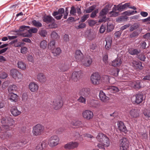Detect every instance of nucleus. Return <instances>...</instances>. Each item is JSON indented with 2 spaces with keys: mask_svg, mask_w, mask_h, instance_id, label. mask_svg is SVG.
I'll return each instance as SVG.
<instances>
[{
  "mask_svg": "<svg viewBox=\"0 0 150 150\" xmlns=\"http://www.w3.org/2000/svg\"><path fill=\"white\" fill-rule=\"evenodd\" d=\"M59 138L56 136L51 137L48 140V144L49 145L53 147L57 145L59 142Z\"/></svg>",
  "mask_w": 150,
  "mask_h": 150,
  "instance_id": "8",
  "label": "nucleus"
},
{
  "mask_svg": "<svg viewBox=\"0 0 150 150\" xmlns=\"http://www.w3.org/2000/svg\"><path fill=\"white\" fill-rule=\"evenodd\" d=\"M117 125L119 130L125 133L127 132L126 126L124 125V123L122 121H120L117 122Z\"/></svg>",
  "mask_w": 150,
  "mask_h": 150,
  "instance_id": "17",
  "label": "nucleus"
},
{
  "mask_svg": "<svg viewBox=\"0 0 150 150\" xmlns=\"http://www.w3.org/2000/svg\"><path fill=\"white\" fill-rule=\"evenodd\" d=\"M143 113L146 117L149 118L150 117V109H144Z\"/></svg>",
  "mask_w": 150,
  "mask_h": 150,
  "instance_id": "41",
  "label": "nucleus"
},
{
  "mask_svg": "<svg viewBox=\"0 0 150 150\" xmlns=\"http://www.w3.org/2000/svg\"><path fill=\"white\" fill-rule=\"evenodd\" d=\"M96 139L99 142L106 143L105 145L109 146L110 144L109 139L107 136L102 133H98L96 137Z\"/></svg>",
  "mask_w": 150,
  "mask_h": 150,
  "instance_id": "3",
  "label": "nucleus"
},
{
  "mask_svg": "<svg viewBox=\"0 0 150 150\" xmlns=\"http://www.w3.org/2000/svg\"><path fill=\"white\" fill-rule=\"evenodd\" d=\"M114 28V26L112 24L108 23L107 25V31L108 32L111 31L113 30Z\"/></svg>",
  "mask_w": 150,
  "mask_h": 150,
  "instance_id": "46",
  "label": "nucleus"
},
{
  "mask_svg": "<svg viewBox=\"0 0 150 150\" xmlns=\"http://www.w3.org/2000/svg\"><path fill=\"white\" fill-rule=\"evenodd\" d=\"M144 95L140 93H138L134 95L131 98V101L134 104H139L142 103L143 100Z\"/></svg>",
  "mask_w": 150,
  "mask_h": 150,
  "instance_id": "5",
  "label": "nucleus"
},
{
  "mask_svg": "<svg viewBox=\"0 0 150 150\" xmlns=\"http://www.w3.org/2000/svg\"><path fill=\"white\" fill-rule=\"evenodd\" d=\"M74 57L77 62H81L83 60V55L80 50H78L76 51Z\"/></svg>",
  "mask_w": 150,
  "mask_h": 150,
  "instance_id": "12",
  "label": "nucleus"
},
{
  "mask_svg": "<svg viewBox=\"0 0 150 150\" xmlns=\"http://www.w3.org/2000/svg\"><path fill=\"white\" fill-rule=\"evenodd\" d=\"M47 46V42L45 40H43L42 41L40 44V47L43 49H45Z\"/></svg>",
  "mask_w": 150,
  "mask_h": 150,
  "instance_id": "38",
  "label": "nucleus"
},
{
  "mask_svg": "<svg viewBox=\"0 0 150 150\" xmlns=\"http://www.w3.org/2000/svg\"><path fill=\"white\" fill-rule=\"evenodd\" d=\"M17 66L18 68L23 70H25L26 68V64L22 61H18L17 63Z\"/></svg>",
  "mask_w": 150,
  "mask_h": 150,
  "instance_id": "31",
  "label": "nucleus"
},
{
  "mask_svg": "<svg viewBox=\"0 0 150 150\" xmlns=\"http://www.w3.org/2000/svg\"><path fill=\"white\" fill-rule=\"evenodd\" d=\"M101 143L98 144L97 145V147L100 149H105L104 147H108V146H107L105 144L106 143L105 142H101Z\"/></svg>",
  "mask_w": 150,
  "mask_h": 150,
  "instance_id": "52",
  "label": "nucleus"
},
{
  "mask_svg": "<svg viewBox=\"0 0 150 150\" xmlns=\"http://www.w3.org/2000/svg\"><path fill=\"white\" fill-rule=\"evenodd\" d=\"M63 101L61 97L59 96L54 99L53 101V107L55 110L60 109L63 105Z\"/></svg>",
  "mask_w": 150,
  "mask_h": 150,
  "instance_id": "4",
  "label": "nucleus"
},
{
  "mask_svg": "<svg viewBox=\"0 0 150 150\" xmlns=\"http://www.w3.org/2000/svg\"><path fill=\"white\" fill-rule=\"evenodd\" d=\"M122 62L121 58L117 57L112 61L111 65L114 67H118L121 65Z\"/></svg>",
  "mask_w": 150,
  "mask_h": 150,
  "instance_id": "19",
  "label": "nucleus"
},
{
  "mask_svg": "<svg viewBox=\"0 0 150 150\" xmlns=\"http://www.w3.org/2000/svg\"><path fill=\"white\" fill-rule=\"evenodd\" d=\"M37 78L39 81L42 83H44L46 81V78L43 73L38 74L37 75Z\"/></svg>",
  "mask_w": 150,
  "mask_h": 150,
  "instance_id": "28",
  "label": "nucleus"
},
{
  "mask_svg": "<svg viewBox=\"0 0 150 150\" xmlns=\"http://www.w3.org/2000/svg\"><path fill=\"white\" fill-rule=\"evenodd\" d=\"M141 134L140 138L143 140H146L148 139V135L147 133L146 132L142 133Z\"/></svg>",
  "mask_w": 150,
  "mask_h": 150,
  "instance_id": "50",
  "label": "nucleus"
},
{
  "mask_svg": "<svg viewBox=\"0 0 150 150\" xmlns=\"http://www.w3.org/2000/svg\"><path fill=\"white\" fill-rule=\"evenodd\" d=\"M9 99L11 102H16L18 100V97L17 94L11 93L10 94Z\"/></svg>",
  "mask_w": 150,
  "mask_h": 150,
  "instance_id": "27",
  "label": "nucleus"
},
{
  "mask_svg": "<svg viewBox=\"0 0 150 150\" xmlns=\"http://www.w3.org/2000/svg\"><path fill=\"white\" fill-rule=\"evenodd\" d=\"M11 114L15 117L18 116L20 115L21 112L17 109V107L15 106L13 107L10 110Z\"/></svg>",
  "mask_w": 150,
  "mask_h": 150,
  "instance_id": "20",
  "label": "nucleus"
},
{
  "mask_svg": "<svg viewBox=\"0 0 150 150\" xmlns=\"http://www.w3.org/2000/svg\"><path fill=\"white\" fill-rule=\"evenodd\" d=\"M10 73L13 78L18 82L22 79L23 74L17 70L13 69L10 71Z\"/></svg>",
  "mask_w": 150,
  "mask_h": 150,
  "instance_id": "2",
  "label": "nucleus"
},
{
  "mask_svg": "<svg viewBox=\"0 0 150 150\" xmlns=\"http://www.w3.org/2000/svg\"><path fill=\"white\" fill-rule=\"evenodd\" d=\"M82 115L84 118L88 120L92 119L93 116V112L88 110H85L83 112Z\"/></svg>",
  "mask_w": 150,
  "mask_h": 150,
  "instance_id": "11",
  "label": "nucleus"
},
{
  "mask_svg": "<svg viewBox=\"0 0 150 150\" xmlns=\"http://www.w3.org/2000/svg\"><path fill=\"white\" fill-rule=\"evenodd\" d=\"M88 23L89 25L91 26H93L97 22L96 21L93 20H90L88 21Z\"/></svg>",
  "mask_w": 150,
  "mask_h": 150,
  "instance_id": "57",
  "label": "nucleus"
},
{
  "mask_svg": "<svg viewBox=\"0 0 150 150\" xmlns=\"http://www.w3.org/2000/svg\"><path fill=\"white\" fill-rule=\"evenodd\" d=\"M82 76V73L81 71H74L73 72L71 76V79L74 81H77Z\"/></svg>",
  "mask_w": 150,
  "mask_h": 150,
  "instance_id": "13",
  "label": "nucleus"
},
{
  "mask_svg": "<svg viewBox=\"0 0 150 150\" xmlns=\"http://www.w3.org/2000/svg\"><path fill=\"white\" fill-rule=\"evenodd\" d=\"M29 88L31 92H35L38 90L39 86L36 83L31 82L29 85Z\"/></svg>",
  "mask_w": 150,
  "mask_h": 150,
  "instance_id": "16",
  "label": "nucleus"
},
{
  "mask_svg": "<svg viewBox=\"0 0 150 150\" xmlns=\"http://www.w3.org/2000/svg\"><path fill=\"white\" fill-rule=\"evenodd\" d=\"M59 68L61 71L65 72L68 70L69 66L65 63H62L59 65Z\"/></svg>",
  "mask_w": 150,
  "mask_h": 150,
  "instance_id": "26",
  "label": "nucleus"
},
{
  "mask_svg": "<svg viewBox=\"0 0 150 150\" xmlns=\"http://www.w3.org/2000/svg\"><path fill=\"white\" fill-rule=\"evenodd\" d=\"M79 144L76 142H70L65 145L64 147L66 149H73L78 147Z\"/></svg>",
  "mask_w": 150,
  "mask_h": 150,
  "instance_id": "15",
  "label": "nucleus"
},
{
  "mask_svg": "<svg viewBox=\"0 0 150 150\" xmlns=\"http://www.w3.org/2000/svg\"><path fill=\"white\" fill-rule=\"evenodd\" d=\"M106 30V26L105 25H102L99 29V31L100 33H104Z\"/></svg>",
  "mask_w": 150,
  "mask_h": 150,
  "instance_id": "56",
  "label": "nucleus"
},
{
  "mask_svg": "<svg viewBox=\"0 0 150 150\" xmlns=\"http://www.w3.org/2000/svg\"><path fill=\"white\" fill-rule=\"evenodd\" d=\"M120 71V70L118 68H112L109 71V73L110 74L114 76H117L118 75V73Z\"/></svg>",
  "mask_w": 150,
  "mask_h": 150,
  "instance_id": "29",
  "label": "nucleus"
},
{
  "mask_svg": "<svg viewBox=\"0 0 150 150\" xmlns=\"http://www.w3.org/2000/svg\"><path fill=\"white\" fill-rule=\"evenodd\" d=\"M7 77V74L5 72H3L0 74V77L2 79H5Z\"/></svg>",
  "mask_w": 150,
  "mask_h": 150,
  "instance_id": "62",
  "label": "nucleus"
},
{
  "mask_svg": "<svg viewBox=\"0 0 150 150\" xmlns=\"http://www.w3.org/2000/svg\"><path fill=\"white\" fill-rule=\"evenodd\" d=\"M17 89V86L13 84L10 85L8 89L9 92H11L14 91H16Z\"/></svg>",
  "mask_w": 150,
  "mask_h": 150,
  "instance_id": "43",
  "label": "nucleus"
},
{
  "mask_svg": "<svg viewBox=\"0 0 150 150\" xmlns=\"http://www.w3.org/2000/svg\"><path fill=\"white\" fill-rule=\"evenodd\" d=\"M91 80L93 84H98L100 81V76L98 73H93L91 76Z\"/></svg>",
  "mask_w": 150,
  "mask_h": 150,
  "instance_id": "6",
  "label": "nucleus"
},
{
  "mask_svg": "<svg viewBox=\"0 0 150 150\" xmlns=\"http://www.w3.org/2000/svg\"><path fill=\"white\" fill-rule=\"evenodd\" d=\"M141 52L140 50H138L136 49H132L129 50V52L131 55H137Z\"/></svg>",
  "mask_w": 150,
  "mask_h": 150,
  "instance_id": "40",
  "label": "nucleus"
},
{
  "mask_svg": "<svg viewBox=\"0 0 150 150\" xmlns=\"http://www.w3.org/2000/svg\"><path fill=\"white\" fill-rule=\"evenodd\" d=\"M44 130V127L43 126L38 124L33 127L32 132L33 135L38 136L42 134Z\"/></svg>",
  "mask_w": 150,
  "mask_h": 150,
  "instance_id": "1",
  "label": "nucleus"
},
{
  "mask_svg": "<svg viewBox=\"0 0 150 150\" xmlns=\"http://www.w3.org/2000/svg\"><path fill=\"white\" fill-rule=\"evenodd\" d=\"M51 24L49 25V27L50 28H55L57 27V25L54 22H52Z\"/></svg>",
  "mask_w": 150,
  "mask_h": 150,
  "instance_id": "60",
  "label": "nucleus"
},
{
  "mask_svg": "<svg viewBox=\"0 0 150 150\" xmlns=\"http://www.w3.org/2000/svg\"><path fill=\"white\" fill-rule=\"evenodd\" d=\"M132 64L133 66L136 69H142L143 68V67L142 65V63L140 61H133Z\"/></svg>",
  "mask_w": 150,
  "mask_h": 150,
  "instance_id": "22",
  "label": "nucleus"
},
{
  "mask_svg": "<svg viewBox=\"0 0 150 150\" xmlns=\"http://www.w3.org/2000/svg\"><path fill=\"white\" fill-rule=\"evenodd\" d=\"M99 97L100 99L104 102H106L109 99V98L106 96L105 94L102 91H100Z\"/></svg>",
  "mask_w": 150,
  "mask_h": 150,
  "instance_id": "21",
  "label": "nucleus"
},
{
  "mask_svg": "<svg viewBox=\"0 0 150 150\" xmlns=\"http://www.w3.org/2000/svg\"><path fill=\"white\" fill-rule=\"evenodd\" d=\"M98 9L95 10L94 11L92 12L91 14V17L92 18H94L96 16V14L98 13Z\"/></svg>",
  "mask_w": 150,
  "mask_h": 150,
  "instance_id": "63",
  "label": "nucleus"
},
{
  "mask_svg": "<svg viewBox=\"0 0 150 150\" xmlns=\"http://www.w3.org/2000/svg\"><path fill=\"white\" fill-rule=\"evenodd\" d=\"M54 56H56L59 55L61 52V50L59 48H55L51 50Z\"/></svg>",
  "mask_w": 150,
  "mask_h": 150,
  "instance_id": "34",
  "label": "nucleus"
},
{
  "mask_svg": "<svg viewBox=\"0 0 150 150\" xmlns=\"http://www.w3.org/2000/svg\"><path fill=\"white\" fill-rule=\"evenodd\" d=\"M11 136L9 135L6 133H4L3 135H2L1 136V138L3 139L4 140L6 139H8V138L10 137Z\"/></svg>",
  "mask_w": 150,
  "mask_h": 150,
  "instance_id": "61",
  "label": "nucleus"
},
{
  "mask_svg": "<svg viewBox=\"0 0 150 150\" xmlns=\"http://www.w3.org/2000/svg\"><path fill=\"white\" fill-rule=\"evenodd\" d=\"M139 31L137 30L131 33L129 35V37L131 38L137 37L139 35Z\"/></svg>",
  "mask_w": 150,
  "mask_h": 150,
  "instance_id": "39",
  "label": "nucleus"
},
{
  "mask_svg": "<svg viewBox=\"0 0 150 150\" xmlns=\"http://www.w3.org/2000/svg\"><path fill=\"white\" fill-rule=\"evenodd\" d=\"M120 144L125 145H128L129 141L126 138L123 137L120 140Z\"/></svg>",
  "mask_w": 150,
  "mask_h": 150,
  "instance_id": "42",
  "label": "nucleus"
},
{
  "mask_svg": "<svg viewBox=\"0 0 150 150\" xmlns=\"http://www.w3.org/2000/svg\"><path fill=\"white\" fill-rule=\"evenodd\" d=\"M55 41L54 40L50 41L48 45V48L50 50H52L55 48Z\"/></svg>",
  "mask_w": 150,
  "mask_h": 150,
  "instance_id": "36",
  "label": "nucleus"
},
{
  "mask_svg": "<svg viewBox=\"0 0 150 150\" xmlns=\"http://www.w3.org/2000/svg\"><path fill=\"white\" fill-rule=\"evenodd\" d=\"M85 97H83V96H80L79 98L78 99V101L81 103H82L84 104H86V99H87Z\"/></svg>",
  "mask_w": 150,
  "mask_h": 150,
  "instance_id": "47",
  "label": "nucleus"
},
{
  "mask_svg": "<svg viewBox=\"0 0 150 150\" xmlns=\"http://www.w3.org/2000/svg\"><path fill=\"white\" fill-rule=\"evenodd\" d=\"M96 100L94 99L88 101V104L90 107H95L96 106Z\"/></svg>",
  "mask_w": 150,
  "mask_h": 150,
  "instance_id": "53",
  "label": "nucleus"
},
{
  "mask_svg": "<svg viewBox=\"0 0 150 150\" xmlns=\"http://www.w3.org/2000/svg\"><path fill=\"white\" fill-rule=\"evenodd\" d=\"M138 58L141 60L144 61L146 59V57L144 54H141L138 56Z\"/></svg>",
  "mask_w": 150,
  "mask_h": 150,
  "instance_id": "54",
  "label": "nucleus"
},
{
  "mask_svg": "<svg viewBox=\"0 0 150 150\" xmlns=\"http://www.w3.org/2000/svg\"><path fill=\"white\" fill-rule=\"evenodd\" d=\"M128 145H125L122 144H120V150H126L128 147Z\"/></svg>",
  "mask_w": 150,
  "mask_h": 150,
  "instance_id": "58",
  "label": "nucleus"
},
{
  "mask_svg": "<svg viewBox=\"0 0 150 150\" xmlns=\"http://www.w3.org/2000/svg\"><path fill=\"white\" fill-rule=\"evenodd\" d=\"M51 36L52 39L56 40L58 38V35L55 31H52L51 34Z\"/></svg>",
  "mask_w": 150,
  "mask_h": 150,
  "instance_id": "44",
  "label": "nucleus"
},
{
  "mask_svg": "<svg viewBox=\"0 0 150 150\" xmlns=\"http://www.w3.org/2000/svg\"><path fill=\"white\" fill-rule=\"evenodd\" d=\"M30 27L28 26L23 25L20 27L18 31L21 32L24 31L25 30H27L28 29H29Z\"/></svg>",
  "mask_w": 150,
  "mask_h": 150,
  "instance_id": "51",
  "label": "nucleus"
},
{
  "mask_svg": "<svg viewBox=\"0 0 150 150\" xmlns=\"http://www.w3.org/2000/svg\"><path fill=\"white\" fill-rule=\"evenodd\" d=\"M8 120V117H2L1 118V122L2 124V128L6 130V127L5 125L7 124Z\"/></svg>",
  "mask_w": 150,
  "mask_h": 150,
  "instance_id": "33",
  "label": "nucleus"
},
{
  "mask_svg": "<svg viewBox=\"0 0 150 150\" xmlns=\"http://www.w3.org/2000/svg\"><path fill=\"white\" fill-rule=\"evenodd\" d=\"M131 117L133 118H137L139 116V110L136 109H132L129 112Z\"/></svg>",
  "mask_w": 150,
  "mask_h": 150,
  "instance_id": "23",
  "label": "nucleus"
},
{
  "mask_svg": "<svg viewBox=\"0 0 150 150\" xmlns=\"http://www.w3.org/2000/svg\"><path fill=\"white\" fill-rule=\"evenodd\" d=\"M7 124L5 125L6 127V130H9V127L13 125L15 123L14 120L11 117H8V120Z\"/></svg>",
  "mask_w": 150,
  "mask_h": 150,
  "instance_id": "25",
  "label": "nucleus"
},
{
  "mask_svg": "<svg viewBox=\"0 0 150 150\" xmlns=\"http://www.w3.org/2000/svg\"><path fill=\"white\" fill-rule=\"evenodd\" d=\"M110 6L109 4L106 5L104 8L103 9L100 13V16L103 18L104 17V16L107 14V13L109 11V8Z\"/></svg>",
  "mask_w": 150,
  "mask_h": 150,
  "instance_id": "24",
  "label": "nucleus"
},
{
  "mask_svg": "<svg viewBox=\"0 0 150 150\" xmlns=\"http://www.w3.org/2000/svg\"><path fill=\"white\" fill-rule=\"evenodd\" d=\"M79 94L81 96L86 98H88L90 97L91 94L89 89L88 88H83L79 90Z\"/></svg>",
  "mask_w": 150,
  "mask_h": 150,
  "instance_id": "9",
  "label": "nucleus"
},
{
  "mask_svg": "<svg viewBox=\"0 0 150 150\" xmlns=\"http://www.w3.org/2000/svg\"><path fill=\"white\" fill-rule=\"evenodd\" d=\"M103 77L104 78V80L106 82L109 83H111L110 81V80H113L114 79V78L110 77L108 75L104 76Z\"/></svg>",
  "mask_w": 150,
  "mask_h": 150,
  "instance_id": "45",
  "label": "nucleus"
},
{
  "mask_svg": "<svg viewBox=\"0 0 150 150\" xmlns=\"http://www.w3.org/2000/svg\"><path fill=\"white\" fill-rule=\"evenodd\" d=\"M83 64L86 67H89L92 62V59L90 56H88L83 59L82 61Z\"/></svg>",
  "mask_w": 150,
  "mask_h": 150,
  "instance_id": "14",
  "label": "nucleus"
},
{
  "mask_svg": "<svg viewBox=\"0 0 150 150\" xmlns=\"http://www.w3.org/2000/svg\"><path fill=\"white\" fill-rule=\"evenodd\" d=\"M106 44L105 46V48L107 50H109L111 47L112 43V40L111 39L108 40L106 39Z\"/></svg>",
  "mask_w": 150,
  "mask_h": 150,
  "instance_id": "35",
  "label": "nucleus"
},
{
  "mask_svg": "<svg viewBox=\"0 0 150 150\" xmlns=\"http://www.w3.org/2000/svg\"><path fill=\"white\" fill-rule=\"evenodd\" d=\"M132 85V87L135 89L139 88L141 87L139 81H138L137 82L134 81Z\"/></svg>",
  "mask_w": 150,
  "mask_h": 150,
  "instance_id": "48",
  "label": "nucleus"
},
{
  "mask_svg": "<svg viewBox=\"0 0 150 150\" xmlns=\"http://www.w3.org/2000/svg\"><path fill=\"white\" fill-rule=\"evenodd\" d=\"M38 29L36 28H32L28 30V33H22L21 35L24 37L30 38L32 36V33H35L37 32Z\"/></svg>",
  "mask_w": 150,
  "mask_h": 150,
  "instance_id": "10",
  "label": "nucleus"
},
{
  "mask_svg": "<svg viewBox=\"0 0 150 150\" xmlns=\"http://www.w3.org/2000/svg\"><path fill=\"white\" fill-rule=\"evenodd\" d=\"M72 124L73 126L77 127H84V125L79 120L73 121Z\"/></svg>",
  "mask_w": 150,
  "mask_h": 150,
  "instance_id": "32",
  "label": "nucleus"
},
{
  "mask_svg": "<svg viewBox=\"0 0 150 150\" xmlns=\"http://www.w3.org/2000/svg\"><path fill=\"white\" fill-rule=\"evenodd\" d=\"M40 35L42 37H46L47 34V32L45 30H41L39 31Z\"/></svg>",
  "mask_w": 150,
  "mask_h": 150,
  "instance_id": "49",
  "label": "nucleus"
},
{
  "mask_svg": "<svg viewBox=\"0 0 150 150\" xmlns=\"http://www.w3.org/2000/svg\"><path fill=\"white\" fill-rule=\"evenodd\" d=\"M43 21L47 23H49L54 22V19L51 16L45 15L42 17Z\"/></svg>",
  "mask_w": 150,
  "mask_h": 150,
  "instance_id": "18",
  "label": "nucleus"
},
{
  "mask_svg": "<svg viewBox=\"0 0 150 150\" xmlns=\"http://www.w3.org/2000/svg\"><path fill=\"white\" fill-rule=\"evenodd\" d=\"M89 17V15L88 14H86L84 15L83 17H82L81 18V20L80 22H83L85 21H86L87 19Z\"/></svg>",
  "mask_w": 150,
  "mask_h": 150,
  "instance_id": "59",
  "label": "nucleus"
},
{
  "mask_svg": "<svg viewBox=\"0 0 150 150\" xmlns=\"http://www.w3.org/2000/svg\"><path fill=\"white\" fill-rule=\"evenodd\" d=\"M70 12L72 15H74L76 13V10L74 6L71 7Z\"/></svg>",
  "mask_w": 150,
  "mask_h": 150,
  "instance_id": "64",
  "label": "nucleus"
},
{
  "mask_svg": "<svg viewBox=\"0 0 150 150\" xmlns=\"http://www.w3.org/2000/svg\"><path fill=\"white\" fill-rule=\"evenodd\" d=\"M96 6L93 5L87 9L86 10V13H90L93 11L95 8Z\"/></svg>",
  "mask_w": 150,
  "mask_h": 150,
  "instance_id": "55",
  "label": "nucleus"
},
{
  "mask_svg": "<svg viewBox=\"0 0 150 150\" xmlns=\"http://www.w3.org/2000/svg\"><path fill=\"white\" fill-rule=\"evenodd\" d=\"M64 13V10L63 8H60L58 9L57 11L53 12L52 15L57 20L61 19L62 16L63 14Z\"/></svg>",
  "mask_w": 150,
  "mask_h": 150,
  "instance_id": "7",
  "label": "nucleus"
},
{
  "mask_svg": "<svg viewBox=\"0 0 150 150\" xmlns=\"http://www.w3.org/2000/svg\"><path fill=\"white\" fill-rule=\"evenodd\" d=\"M32 23L34 26L39 28L42 26V24L39 21H37L35 20H33L32 21Z\"/></svg>",
  "mask_w": 150,
  "mask_h": 150,
  "instance_id": "37",
  "label": "nucleus"
},
{
  "mask_svg": "<svg viewBox=\"0 0 150 150\" xmlns=\"http://www.w3.org/2000/svg\"><path fill=\"white\" fill-rule=\"evenodd\" d=\"M107 89L109 90L112 93H116L119 91L118 88L116 86H109L107 87Z\"/></svg>",
  "mask_w": 150,
  "mask_h": 150,
  "instance_id": "30",
  "label": "nucleus"
}]
</instances>
